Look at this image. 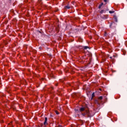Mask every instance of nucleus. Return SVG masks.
Returning <instances> with one entry per match:
<instances>
[{
    "mask_svg": "<svg viewBox=\"0 0 127 127\" xmlns=\"http://www.w3.org/2000/svg\"><path fill=\"white\" fill-rule=\"evenodd\" d=\"M81 115L85 118H92L91 113H90V111L88 110H85L84 113H81Z\"/></svg>",
    "mask_w": 127,
    "mask_h": 127,
    "instance_id": "nucleus-1",
    "label": "nucleus"
},
{
    "mask_svg": "<svg viewBox=\"0 0 127 127\" xmlns=\"http://www.w3.org/2000/svg\"><path fill=\"white\" fill-rule=\"evenodd\" d=\"M87 109V106H82L79 109V112L80 113H83V112H86V111H88V110H86Z\"/></svg>",
    "mask_w": 127,
    "mask_h": 127,
    "instance_id": "nucleus-2",
    "label": "nucleus"
},
{
    "mask_svg": "<svg viewBox=\"0 0 127 127\" xmlns=\"http://www.w3.org/2000/svg\"><path fill=\"white\" fill-rule=\"evenodd\" d=\"M47 120H48L47 117L45 118V122H44V125L45 126L48 125V123H47Z\"/></svg>",
    "mask_w": 127,
    "mask_h": 127,
    "instance_id": "nucleus-3",
    "label": "nucleus"
},
{
    "mask_svg": "<svg viewBox=\"0 0 127 127\" xmlns=\"http://www.w3.org/2000/svg\"><path fill=\"white\" fill-rule=\"evenodd\" d=\"M79 47H81L82 49L83 48L84 50H87L89 48L88 46H79Z\"/></svg>",
    "mask_w": 127,
    "mask_h": 127,
    "instance_id": "nucleus-4",
    "label": "nucleus"
},
{
    "mask_svg": "<svg viewBox=\"0 0 127 127\" xmlns=\"http://www.w3.org/2000/svg\"><path fill=\"white\" fill-rule=\"evenodd\" d=\"M70 8H71V7L70 6V5H69V4H67V5L64 6L65 9H70Z\"/></svg>",
    "mask_w": 127,
    "mask_h": 127,
    "instance_id": "nucleus-5",
    "label": "nucleus"
},
{
    "mask_svg": "<svg viewBox=\"0 0 127 127\" xmlns=\"http://www.w3.org/2000/svg\"><path fill=\"white\" fill-rule=\"evenodd\" d=\"M50 77L51 78V79H54L55 77H54V75L52 73L50 74Z\"/></svg>",
    "mask_w": 127,
    "mask_h": 127,
    "instance_id": "nucleus-6",
    "label": "nucleus"
},
{
    "mask_svg": "<svg viewBox=\"0 0 127 127\" xmlns=\"http://www.w3.org/2000/svg\"><path fill=\"white\" fill-rule=\"evenodd\" d=\"M100 13H106V10H101L100 11Z\"/></svg>",
    "mask_w": 127,
    "mask_h": 127,
    "instance_id": "nucleus-7",
    "label": "nucleus"
},
{
    "mask_svg": "<svg viewBox=\"0 0 127 127\" xmlns=\"http://www.w3.org/2000/svg\"><path fill=\"white\" fill-rule=\"evenodd\" d=\"M114 19H115V21H116V22H118V18L117 17V16L114 17Z\"/></svg>",
    "mask_w": 127,
    "mask_h": 127,
    "instance_id": "nucleus-8",
    "label": "nucleus"
},
{
    "mask_svg": "<svg viewBox=\"0 0 127 127\" xmlns=\"http://www.w3.org/2000/svg\"><path fill=\"white\" fill-rule=\"evenodd\" d=\"M38 1L39 3H40V4H42V0H38Z\"/></svg>",
    "mask_w": 127,
    "mask_h": 127,
    "instance_id": "nucleus-9",
    "label": "nucleus"
},
{
    "mask_svg": "<svg viewBox=\"0 0 127 127\" xmlns=\"http://www.w3.org/2000/svg\"><path fill=\"white\" fill-rule=\"evenodd\" d=\"M109 13H115V11L114 10L109 11Z\"/></svg>",
    "mask_w": 127,
    "mask_h": 127,
    "instance_id": "nucleus-10",
    "label": "nucleus"
},
{
    "mask_svg": "<svg viewBox=\"0 0 127 127\" xmlns=\"http://www.w3.org/2000/svg\"><path fill=\"white\" fill-rule=\"evenodd\" d=\"M75 111L76 112V113H79L80 112V110H78V109H75Z\"/></svg>",
    "mask_w": 127,
    "mask_h": 127,
    "instance_id": "nucleus-11",
    "label": "nucleus"
},
{
    "mask_svg": "<svg viewBox=\"0 0 127 127\" xmlns=\"http://www.w3.org/2000/svg\"><path fill=\"white\" fill-rule=\"evenodd\" d=\"M99 100H103V96H100V97H99Z\"/></svg>",
    "mask_w": 127,
    "mask_h": 127,
    "instance_id": "nucleus-12",
    "label": "nucleus"
},
{
    "mask_svg": "<svg viewBox=\"0 0 127 127\" xmlns=\"http://www.w3.org/2000/svg\"><path fill=\"white\" fill-rule=\"evenodd\" d=\"M92 98L94 97H95V93L93 92V93L92 94Z\"/></svg>",
    "mask_w": 127,
    "mask_h": 127,
    "instance_id": "nucleus-13",
    "label": "nucleus"
},
{
    "mask_svg": "<svg viewBox=\"0 0 127 127\" xmlns=\"http://www.w3.org/2000/svg\"><path fill=\"white\" fill-rule=\"evenodd\" d=\"M113 24H115V23H112L110 25V27H112V26H113Z\"/></svg>",
    "mask_w": 127,
    "mask_h": 127,
    "instance_id": "nucleus-14",
    "label": "nucleus"
},
{
    "mask_svg": "<svg viewBox=\"0 0 127 127\" xmlns=\"http://www.w3.org/2000/svg\"><path fill=\"white\" fill-rule=\"evenodd\" d=\"M56 114L57 115H59V112L58 111H56Z\"/></svg>",
    "mask_w": 127,
    "mask_h": 127,
    "instance_id": "nucleus-15",
    "label": "nucleus"
},
{
    "mask_svg": "<svg viewBox=\"0 0 127 127\" xmlns=\"http://www.w3.org/2000/svg\"><path fill=\"white\" fill-rule=\"evenodd\" d=\"M102 5H101V4H100L99 5V6H98V8H101V7H102Z\"/></svg>",
    "mask_w": 127,
    "mask_h": 127,
    "instance_id": "nucleus-16",
    "label": "nucleus"
},
{
    "mask_svg": "<svg viewBox=\"0 0 127 127\" xmlns=\"http://www.w3.org/2000/svg\"><path fill=\"white\" fill-rule=\"evenodd\" d=\"M104 2H108V0H103Z\"/></svg>",
    "mask_w": 127,
    "mask_h": 127,
    "instance_id": "nucleus-17",
    "label": "nucleus"
},
{
    "mask_svg": "<svg viewBox=\"0 0 127 127\" xmlns=\"http://www.w3.org/2000/svg\"><path fill=\"white\" fill-rule=\"evenodd\" d=\"M100 5L103 6V5H104V3H101L100 4Z\"/></svg>",
    "mask_w": 127,
    "mask_h": 127,
    "instance_id": "nucleus-18",
    "label": "nucleus"
},
{
    "mask_svg": "<svg viewBox=\"0 0 127 127\" xmlns=\"http://www.w3.org/2000/svg\"><path fill=\"white\" fill-rule=\"evenodd\" d=\"M38 32H39V33H42L41 32V31H39V30L38 31Z\"/></svg>",
    "mask_w": 127,
    "mask_h": 127,
    "instance_id": "nucleus-19",
    "label": "nucleus"
},
{
    "mask_svg": "<svg viewBox=\"0 0 127 127\" xmlns=\"http://www.w3.org/2000/svg\"><path fill=\"white\" fill-rule=\"evenodd\" d=\"M53 117V115H52V114H51V115H50V117H51V118H52Z\"/></svg>",
    "mask_w": 127,
    "mask_h": 127,
    "instance_id": "nucleus-20",
    "label": "nucleus"
},
{
    "mask_svg": "<svg viewBox=\"0 0 127 127\" xmlns=\"http://www.w3.org/2000/svg\"><path fill=\"white\" fill-rule=\"evenodd\" d=\"M79 42H83V40H82V39H81V41H80Z\"/></svg>",
    "mask_w": 127,
    "mask_h": 127,
    "instance_id": "nucleus-21",
    "label": "nucleus"
},
{
    "mask_svg": "<svg viewBox=\"0 0 127 127\" xmlns=\"http://www.w3.org/2000/svg\"><path fill=\"white\" fill-rule=\"evenodd\" d=\"M107 33H106L105 34V36H107Z\"/></svg>",
    "mask_w": 127,
    "mask_h": 127,
    "instance_id": "nucleus-22",
    "label": "nucleus"
},
{
    "mask_svg": "<svg viewBox=\"0 0 127 127\" xmlns=\"http://www.w3.org/2000/svg\"><path fill=\"white\" fill-rule=\"evenodd\" d=\"M9 1L10 2H11V0H9Z\"/></svg>",
    "mask_w": 127,
    "mask_h": 127,
    "instance_id": "nucleus-23",
    "label": "nucleus"
},
{
    "mask_svg": "<svg viewBox=\"0 0 127 127\" xmlns=\"http://www.w3.org/2000/svg\"><path fill=\"white\" fill-rule=\"evenodd\" d=\"M41 127H42V126H43V124H42L41 125Z\"/></svg>",
    "mask_w": 127,
    "mask_h": 127,
    "instance_id": "nucleus-24",
    "label": "nucleus"
},
{
    "mask_svg": "<svg viewBox=\"0 0 127 127\" xmlns=\"http://www.w3.org/2000/svg\"><path fill=\"white\" fill-rule=\"evenodd\" d=\"M39 49H41V47H39Z\"/></svg>",
    "mask_w": 127,
    "mask_h": 127,
    "instance_id": "nucleus-25",
    "label": "nucleus"
},
{
    "mask_svg": "<svg viewBox=\"0 0 127 127\" xmlns=\"http://www.w3.org/2000/svg\"><path fill=\"white\" fill-rule=\"evenodd\" d=\"M110 59H112V57H110Z\"/></svg>",
    "mask_w": 127,
    "mask_h": 127,
    "instance_id": "nucleus-26",
    "label": "nucleus"
},
{
    "mask_svg": "<svg viewBox=\"0 0 127 127\" xmlns=\"http://www.w3.org/2000/svg\"><path fill=\"white\" fill-rule=\"evenodd\" d=\"M56 86H57V84H56Z\"/></svg>",
    "mask_w": 127,
    "mask_h": 127,
    "instance_id": "nucleus-27",
    "label": "nucleus"
}]
</instances>
